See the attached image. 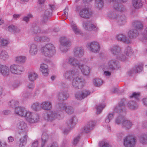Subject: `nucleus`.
Masks as SVG:
<instances>
[{"label":"nucleus","mask_w":147,"mask_h":147,"mask_svg":"<svg viewBox=\"0 0 147 147\" xmlns=\"http://www.w3.org/2000/svg\"><path fill=\"white\" fill-rule=\"evenodd\" d=\"M16 114L21 117H26L27 121L30 123L37 122L39 119V115L38 114H35L27 111L24 107L18 106L15 110Z\"/></svg>","instance_id":"nucleus-1"},{"label":"nucleus","mask_w":147,"mask_h":147,"mask_svg":"<svg viewBox=\"0 0 147 147\" xmlns=\"http://www.w3.org/2000/svg\"><path fill=\"white\" fill-rule=\"evenodd\" d=\"M41 51L42 54L49 57H52L56 53L55 47L53 44L50 43L42 47Z\"/></svg>","instance_id":"nucleus-2"},{"label":"nucleus","mask_w":147,"mask_h":147,"mask_svg":"<svg viewBox=\"0 0 147 147\" xmlns=\"http://www.w3.org/2000/svg\"><path fill=\"white\" fill-rule=\"evenodd\" d=\"M45 119L48 121H51L56 119H61L60 112L57 110L56 105L55 110L47 112L44 115Z\"/></svg>","instance_id":"nucleus-3"},{"label":"nucleus","mask_w":147,"mask_h":147,"mask_svg":"<svg viewBox=\"0 0 147 147\" xmlns=\"http://www.w3.org/2000/svg\"><path fill=\"white\" fill-rule=\"evenodd\" d=\"M61 45L60 49L62 52H66L67 51L71 45L70 41L65 37H61L60 40Z\"/></svg>","instance_id":"nucleus-4"},{"label":"nucleus","mask_w":147,"mask_h":147,"mask_svg":"<svg viewBox=\"0 0 147 147\" xmlns=\"http://www.w3.org/2000/svg\"><path fill=\"white\" fill-rule=\"evenodd\" d=\"M56 108L57 110L60 112L61 113L64 110L69 114H71L74 113V110L72 107L70 106H67L65 104L60 103L56 105Z\"/></svg>","instance_id":"nucleus-5"},{"label":"nucleus","mask_w":147,"mask_h":147,"mask_svg":"<svg viewBox=\"0 0 147 147\" xmlns=\"http://www.w3.org/2000/svg\"><path fill=\"white\" fill-rule=\"evenodd\" d=\"M85 84V80L81 77L76 76L72 80V85L74 88L78 89L82 87Z\"/></svg>","instance_id":"nucleus-6"},{"label":"nucleus","mask_w":147,"mask_h":147,"mask_svg":"<svg viewBox=\"0 0 147 147\" xmlns=\"http://www.w3.org/2000/svg\"><path fill=\"white\" fill-rule=\"evenodd\" d=\"M136 142V139L132 136H129L123 139V143L125 147H134Z\"/></svg>","instance_id":"nucleus-7"},{"label":"nucleus","mask_w":147,"mask_h":147,"mask_svg":"<svg viewBox=\"0 0 147 147\" xmlns=\"http://www.w3.org/2000/svg\"><path fill=\"white\" fill-rule=\"evenodd\" d=\"M54 8V6L52 5H49V7L46 9L43 16V18L42 22V23H46L48 20L49 19L52 15L53 10Z\"/></svg>","instance_id":"nucleus-8"},{"label":"nucleus","mask_w":147,"mask_h":147,"mask_svg":"<svg viewBox=\"0 0 147 147\" xmlns=\"http://www.w3.org/2000/svg\"><path fill=\"white\" fill-rule=\"evenodd\" d=\"M127 0H113L114 3L113 7L117 11L123 12L125 10V9L123 5L121 3L126 2Z\"/></svg>","instance_id":"nucleus-9"},{"label":"nucleus","mask_w":147,"mask_h":147,"mask_svg":"<svg viewBox=\"0 0 147 147\" xmlns=\"http://www.w3.org/2000/svg\"><path fill=\"white\" fill-rule=\"evenodd\" d=\"M87 47L90 51L93 53H98L100 49L98 43L96 41H93L88 43L87 45Z\"/></svg>","instance_id":"nucleus-10"},{"label":"nucleus","mask_w":147,"mask_h":147,"mask_svg":"<svg viewBox=\"0 0 147 147\" xmlns=\"http://www.w3.org/2000/svg\"><path fill=\"white\" fill-rule=\"evenodd\" d=\"M90 93L88 90L77 91L75 94V97L77 100H82L87 97Z\"/></svg>","instance_id":"nucleus-11"},{"label":"nucleus","mask_w":147,"mask_h":147,"mask_svg":"<svg viewBox=\"0 0 147 147\" xmlns=\"http://www.w3.org/2000/svg\"><path fill=\"white\" fill-rule=\"evenodd\" d=\"M125 100L124 99L122 100L121 102L119 103V105L116 107L115 109V111L118 113H123L121 115H124L125 114Z\"/></svg>","instance_id":"nucleus-12"},{"label":"nucleus","mask_w":147,"mask_h":147,"mask_svg":"<svg viewBox=\"0 0 147 147\" xmlns=\"http://www.w3.org/2000/svg\"><path fill=\"white\" fill-rule=\"evenodd\" d=\"M78 74V72L75 69H70L66 71L64 76L66 79L71 80L75 78Z\"/></svg>","instance_id":"nucleus-13"},{"label":"nucleus","mask_w":147,"mask_h":147,"mask_svg":"<svg viewBox=\"0 0 147 147\" xmlns=\"http://www.w3.org/2000/svg\"><path fill=\"white\" fill-rule=\"evenodd\" d=\"M92 14V12L88 8H85L81 10L79 15L82 18L87 19L90 18Z\"/></svg>","instance_id":"nucleus-14"},{"label":"nucleus","mask_w":147,"mask_h":147,"mask_svg":"<svg viewBox=\"0 0 147 147\" xmlns=\"http://www.w3.org/2000/svg\"><path fill=\"white\" fill-rule=\"evenodd\" d=\"M67 62L68 64L73 67L78 66V68H80L82 64L77 59L74 57H69Z\"/></svg>","instance_id":"nucleus-15"},{"label":"nucleus","mask_w":147,"mask_h":147,"mask_svg":"<svg viewBox=\"0 0 147 147\" xmlns=\"http://www.w3.org/2000/svg\"><path fill=\"white\" fill-rule=\"evenodd\" d=\"M95 124V123L94 121H89L84 127V131L86 133H89L93 129Z\"/></svg>","instance_id":"nucleus-16"},{"label":"nucleus","mask_w":147,"mask_h":147,"mask_svg":"<svg viewBox=\"0 0 147 147\" xmlns=\"http://www.w3.org/2000/svg\"><path fill=\"white\" fill-rule=\"evenodd\" d=\"M83 26L85 29L88 30H92L96 31L98 30V28L96 26L89 21L84 22Z\"/></svg>","instance_id":"nucleus-17"},{"label":"nucleus","mask_w":147,"mask_h":147,"mask_svg":"<svg viewBox=\"0 0 147 147\" xmlns=\"http://www.w3.org/2000/svg\"><path fill=\"white\" fill-rule=\"evenodd\" d=\"M19 67V66L18 65L13 64L10 66L9 70L12 74H20L23 71V69H21Z\"/></svg>","instance_id":"nucleus-18"},{"label":"nucleus","mask_w":147,"mask_h":147,"mask_svg":"<svg viewBox=\"0 0 147 147\" xmlns=\"http://www.w3.org/2000/svg\"><path fill=\"white\" fill-rule=\"evenodd\" d=\"M110 52L116 57L119 54L121 51V49L119 45H115L111 47L110 49Z\"/></svg>","instance_id":"nucleus-19"},{"label":"nucleus","mask_w":147,"mask_h":147,"mask_svg":"<svg viewBox=\"0 0 147 147\" xmlns=\"http://www.w3.org/2000/svg\"><path fill=\"white\" fill-rule=\"evenodd\" d=\"M69 97V94L66 90H62L60 91L58 95V100L61 101L67 100Z\"/></svg>","instance_id":"nucleus-20"},{"label":"nucleus","mask_w":147,"mask_h":147,"mask_svg":"<svg viewBox=\"0 0 147 147\" xmlns=\"http://www.w3.org/2000/svg\"><path fill=\"white\" fill-rule=\"evenodd\" d=\"M117 39L120 41L123 42L126 44L130 43V39L128 38L126 36L122 34H119L116 36Z\"/></svg>","instance_id":"nucleus-21"},{"label":"nucleus","mask_w":147,"mask_h":147,"mask_svg":"<svg viewBox=\"0 0 147 147\" xmlns=\"http://www.w3.org/2000/svg\"><path fill=\"white\" fill-rule=\"evenodd\" d=\"M109 66L111 69L117 70L120 67L119 63L117 61L115 60H111L109 63Z\"/></svg>","instance_id":"nucleus-22"},{"label":"nucleus","mask_w":147,"mask_h":147,"mask_svg":"<svg viewBox=\"0 0 147 147\" xmlns=\"http://www.w3.org/2000/svg\"><path fill=\"white\" fill-rule=\"evenodd\" d=\"M74 55L76 57L80 58L84 55V50L81 47H78L74 50Z\"/></svg>","instance_id":"nucleus-23"},{"label":"nucleus","mask_w":147,"mask_h":147,"mask_svg":"<svg viewBox=\"0 0 147 147\" xmlns=\"http://www.w3.org/2000/svg\"><path fill=\"white\" fill-rule=\"evenodd\" d=\"M127 19L125 16L123 15H119L117 17L116 21L118 24L122 25L125 24L126 22Z\"/></svg>","instance_id":"nucleus-24"},{"label":"nucleus","mask_w":147,"mask_h":147,"mask_svg":"<svg viewBox=\"0 0 147 147\" xmlns=\"http://www.w3.org/2000/svg\"><path fill=\"white\" fill-rule=\"evenodd\" d=\"M0 73L4 77L7 76L10 73L9 69L6 65H2L0 69Z\"/></svg>","instance_id":"nucleus-25"},{"label":"nucleus","mask_w":147,"mask_h":147,"mask_svg":"<svg viewBox=\"0 0 147 147\" xmlns=\"http://www.w3.org/2000/svg\"><path fill=\"white\" fill-rule=\"evenodd\" d=\"M51 102L48 101L42 102L41 103V109L45 110H49L52 108Z\"/></svg>","instance_id":"nucleus-26"},{"label":"nucleus","mask_w":147,"mask_h":147,"mask_svg":"<svg viewBox=\"0 0 147 147\" xmlns=\"http://www.w3.org/2000/svg\"><path fill=\"white\" fill-rule=\"evenodd\" d=\"M29 53L32 55H36L38 52V47L37 45L35 44L32 43L29 46Z\"/></svg>","instance_id":"nucleus-27"},{"label":"nucleus","mask_w":147,"mask_h":147,"mask_svg":"<svg viewBox=\"0 0 147 147\" xmlns=\"http://www.w3.org/2000/svg\"><path fill=\"white\" fill-rule=\"evenodd\" d=\"M77 122L76 118L74 116L71 117L67 122V126L69 128H72Z\"/></svg>","instance_id":"nucleus-28"},{"label":"nucleus","mask_w":147,"mask_h":147,"mask_svg":"<svg viewBox=\"0 0 147 147\" xmlns=\"http://www.w3.org/2000/svg\"><path fill=\"white\" fill-rule=\"evenodd\" d=\"M17 126L19 130H20L22 131L20 132H23L24 133L26 132V130L27 128V124L24 121H20L19 122L17 125Z\"/></svg>","instance_id":"nucleus-29"},{"label":"nucleus","mask_w":147,"mask_h":147,"mask_svg":"<svg viewBox=\"0 0 147 147\" xmlns=\"http://www.w3.org/2000/svg\"><path fill=\"white\" fill-rule=\"evenodd\" d=\"M27 137V133L25 132L23 136L21 137L20 139V147H24L26 144Z\"/></svg>","instance_id":"nucleus-30"},{"label":"nucleus","mask_w":147,"mask_h":147,"mask_svg":"<svg viewBox=\"0 0 147 147\" xmlns=\"http://www.w3.org/2000/svg\"><path fill=\"white\" fill-rule=\"evenodd\" d=\"M79 68L81 69L82 74L88 76L90 72V67L82 64H81V67Z\"/></svg>","instance_id":"nucleus-31"},{"label":"nucleus","mask_w":147,"mask_h":147,"mask_svg":"<svg viewBox=\"0 0 147 147\" xmlns=\"http://www.w3.org/2000/svg\"><path fill=\"white\" fill-rule=\"evenodd\" d=\"M133 125L132 122L125 119L122 123V127L126 129H130Z\"/></svg>","instance_id":"nucleus-32"},{"label":"nucleus","mask_w":147,"mask_h":147,"mask_svg":"<svg viewBox=\"0 0 147 147\" xmlns=\"http://www.w3.org/2000/svg\"><path fill=\"white\" fill-rule=\"evenodd\" d=\"M142 65H138L134 68L129 71V73L131 74H132L140 72L142 71Z\"/></svg>","instance_id":"nucleus-33"},{"label":"nucleus","mask_w":147,"mask_h":147,"mask_svg":"<svg viewBox=\"0 0 147 147\" xmlns=\"http://www.w3.org/2000/svg\"><path fill=\"white\" fill-rule=\"evenodd\" d=\"M48 66L45 64L43 63L41 65L40 70L45 76H47L49 74L48 69Z\"/></svg>","instance_id":"nucleus-34"},{"label":"nucleus","mask_w":147,"mask_h":147,"mask_svg":"<svg viewBox=\"0 0 147 147\" xmlns=\"http://www.w3.org/2000/svg\"><path fill=\"white\" fill-rule=\"evenodd\" d=\"M138 31L136 29L130 30L128 33V36L131 38H136L138 36Z\"/></svg>","instance_id":"nucleus-35"},{"label":"nucleus","mask_w":147,"mask_h":147,"mask_svg":"<svg viewBox=\"0 0 147 147\" xmlns=\"http://www.w3.org/2000/svg\"><path fill=\"white\" fill-rule=\"evenodd\" d=\"M132 5L135 9H139L142 6L141 0H132Z\"/></svg>","instance_id":"nucleus-36"},{"label":"nucleus","mask_w":147,"mask_h":147,"mask_svg":"<svg viewBox=\"0 0 147 147\" xmlns=\"http://www.w3.org/2000/svg\"><path fill=\"white\" fill-rule=\"evenodd\" d=\"M42 140L41 147H45V145L49 143V140L48 138V136L47 134H43L42 135Z\"/></svg>","instance_id":"nucleus-37"},{"label":"nucleus","mask_w":147,"mask_h":147,"mask_svg":"<svg viewBox=\"0 0 147 147\" xmlns=\"http://www.w3.org/2000/svg\"><path fill=\"white\" fill-rule=\"evenodd\" d=\"M133 26L135 28V29L137 30H141L143 28V25L142 23L138 21H135L133 22L132 24Z\"/></svg>","instance_id":"nucleus-38"},{"label":"nucleus","mask_w":147,"mask_h":147,"mask_svg":"<svg viewBox=\"0 0 147 147\" xmlns=\"http://www.w3.org/2000/svg\"><path fill=\"white\" fill-rule=\"evenodd\" d=\"M70 25L72 29L75 33L76 34H80L81 32L79 29L77 27L75 23L72 21L70 22Z\"/></svg>","instance_id":"nucleus-39"},{"label":"nucleus","mask_w":147,"mask_h":147,"mask_svg":"<svg viewBox=\"0 0 147 147\" xmlns=\"http://www.w3.org/2000/svg\"><path fill=\"white\" fill-rule=\"evenodd\" d=\"M127 105L131 109L135 110L138 108V106L137 104L134 101H129L127 104Z\"/></svg>","instance_id":"nucleus-40"},{"label":"nucleus","mask_w":147,"mask_h":147,"mask_svg":"<svg viewBox=\"0 0 147 147\" xmlns=\"http://www.w3.org/2000/svg\"><path fill=\"white\" fill-rule=\"evenodd\" d=\"M139 140L140 142L143 144H147V134H142L139 137Z\"/></svg>","instance_id":"nucleus-41"},{"label":"nucleus","mask_w":147,"mask_h":147,"mask_svg":"<svg viewBox=\"0 0 147 147\" xmlns=\"http://www.w3.org/2000/svg\"><path fill=\"white\" fill-rule=\"evenodd\" d=\"M31 108L34 111H39L41 109V103L39 104L37 102L33 103L31 106Z\"/></svg>","instance_id":"nucleus-42"},{"label":"nucleus","mask_w":147,"mask_h":147,"mask_svg":"<svg viewBox=\"0 0 147 147\" xmlns=\"http://www.w3.org/2000/svg\"><path fill=\"white\" fill-rule=\"evenodd\" d=\"M8 29L9 31L11 32H18L20 31V29L18 28L16 26L13 25L9 26L8 27Z\"/></svg>","instance_id":"nucleus-43"},{"label":"nucleus","mask_w":147,"mask_h":147,"mask_svg":"<svg viewBox=\"0 0 147 147\" xmlns=\"http://www.w3.org/2000/svg\"><path fill=\"white\" fill-rule=\"evenodd\" d=\"M103 81L99 78H95L93 80V83L96 86H99L102 84Z\"/></svg>","instance_id":"nucleus-44"},{"label":"nucleus","mask_w":147,"mask_h":147,"mask_svg":"<svg viewBox=\"0 0 147 147\" xmlns=\"http://www.w3.org/2000/svg\"><path fill=\"white\" fill-rule=\"evenodd\" d=\"M125 119L123 116L120 115L116 119L115 121V123L118 125H121L122 126V123Z\"/></svg>","instance_id":"nucleus-45"},{"label":"nucleus","mask_w":147,"mask_h":147,"mask_svg":"<svg viewBox=\"0 0 147 147\" xmlns=\"http://www.w3.org/2000/svg\"><path fill=\"white\" fill-rule=\"evenodd\" d=\"M9 105L12 108L18 107H17L19 105V102L18 101L15 100H12L10 101L9 102Z\"/></svg>","instance_id":"nucleus-46"},{"label":"nucleus","mask_w":147,"mask_h":147,"mask_svg":"<svg viewBox=\"0 0 147 147\" xmlns=\"http://www.w3.org/2000/svg\"><path fill=\"white\" fill-rule=\"evenodd\" d=\"M9 57L7 53L5 50H2L0 52V58L5 60Z\"/></svg>","instance_id":"nucleus-47"},{"label":"nucleus","mask_w":147,"mask_h":147,"mask_svg":"<svg viewBox=\"0 0 147 147\" xmlns=\"http://www.w3.org/2000/svg\"><path fill=\"white\" fill-rule=\"evenodd\" d=\"M124 53L127 56H129L132 54L133 51L131 47L127 46L126 47L124 51Z\"/></svg>","instance_id":"nucleus-48"},{"label":"nucleus","mask_w":147,"mask_h":147,"mask_svg":"<svg viewBox=\"0 0 147 147\" xmlns=\"http://www.w3.org/2000/svg\"><path fill=\"white\" fill-rule=\"evenodd\" d=\"M115 115L114 112L109 113L105 119V122L107 123H109L114 117Z\"/></svg>","instance_id":"nucleus-49"},{"label":"nucleus","mask_w":147,"mask_h":147,"mask_svg":"<svg viewBox=\"0 0 147 147\" xmlns=\"http://www.w3.org/2000/svg\"><path fill=\"white\" fill-rule=\"evenodd\" d=\"M28 77L30 81L33 82L37 78V75L34 72H31L29 74Z\"/></svg>","instance_id":"nucleus-50"},{"label":"nucleus","mask_w":147,"mask_h":147,"mask_svg":"<svg viewBox=\"0 0 147 147\" xmlns=\"http://www.w3.org/2000/svg\"><path fill=\"white\" fill-rule=\"evenodd\" d=\"M128 57L123 54H119L116 56V58L119 60L122 61H125L128 59Z\"/></svg>","instance_id":"nucleus-51"},{"label":"nucleus","mask_w":147,"mask_h":147,"mask_svg":"<svg viewBox=\"0 0 147 147\" xmlns=\"http://www.w3.org/2000/svg\"><path fill=\"white\" fill-rule=\"evenodd\" d=\"M105 107V105L104 104H99L98 105H96V113L97 114H100Z\"/></svg>","instance_id":"nucleus-52"},{"label":"nucleus","mask_w":147,"mask_h":147,"mask_svg":"<svg viewBox=\"0 0 147 147\" xmlns=\"http://www.w3.org/2000/svg\"><path fill=\"white\" fill-rule=\"evenodd\" d=\"M32 30L35 34H37L41 32L40 27L37 25H33Z\"/></svg>","instance_id":"nucleus-53"},{"label":"nucleus","mask_w":147,"mask_h":147,"mask_svg":"<svg viewBox=\"0 0 147 147\" xmlns=\"http://www.w3.org/2000/svg\"><path fill=\"white\" fill-rule=\"evenodd\" d=\"M15 59L18 63H24L25 61V57L22 56H17L16 57Z\"/></svg>","instance_id":"nucleus-54"},{"label":"nucleus","mask_w":147,"mask_h":147,"mask_svg":"<svg viewBox=\"0 0 147 147\" xmlns=\"http://www.w3.org/2000/svg\"><path fill=\"white\" fill-rule=\"evenodd\" d=\"M95 5L97 7L100 8H102L104 4L103 0H95Z\"/></svg>","instance_id":"nucleus-55"},{"label":"nucleus","mask_w":147,"mask_h":147,"mask_svg":"<svg viewBox=\"0 0 147 147\" xmlns=\"http://www.w3.org/2000/svg\"><path fill=\"white\" fill-rule=\"evenodd\" d=\"M119 15V14H118L116 12L113 11V12H110L108 14V16L110 18L115 20L116 21L117 17Z\"/></svg>","instance_id":"nucleus-56"},{"label":"nucleus","mask_w":147,"mask_h":147,"mask_svg":"<svg viewBox=\"0 0 147 147\" xmlns=\"http://www.w3.org/2000/svg\"><path fill=\"white\" fill-rule=\"evenodd\" d=\"M140 96V93L134 92L130 96V98H134L137 100H138Z\"/></svg>","instance_id":"nucleus-57"},{"label":"nucleus","mask_w":147,"mask_h":147,"mask_svg":"<svg viewBox=\"0 0 147 147\" xmlns=\"http://www.w3.org/2000/svg\"><path fill=\"white\" fill-rule=\"evenodd\" d=\"M32 16L31 14H28L26 16H24L23 18V20L24 21L28 22L29 20V19L32 18Z\"/></svg>","instance_id":"nucleus-58"},{"label":"nucleus","mask_w":147,"mask_h":147,"mask_svg":"<svg viewBox=\"0 0 147 147\" xmlns=\"http://www.w3.org/2000/svg\"><path fill=\"white\" fill-rule=\"evenodd\" d=\"M142 40H147V28H146L142 34Z\"/></svg>","instance_id":"nucleus-59"},{"label":"nucleus","mask_w":147,"mask_h":147,"mask_svg":"<svg viewBox=\"0 0 147 147\" xmlns=\"http://www.w3.org/2000/svg\"><path fill=\"white\" fill-rule=\"evenodd\" d=\"M30 93L28 92H24L22 95V97L24 100H26L29 97Z\"/></svg>","instance_id":"nucleus-60"},{"label":"nucleus","mask_w":147,"mask_h":147,"mask_svg":"<svg viewBox=\"0 0 147 147\" xmlns=\"http://www.w3.org/2000/svg\"><path fill=\"white\" fill-rule=\"evenodd\" d=\"M8 41L6 39L3 38L1 39V43L2 46H5L8 44Z\"/></svg>","instance_id":"nucleus-61"},{"label":"nucleus","mask_w":147,"mask_h":147,"mask_svg":"<svg viewBox=\"0 0 147 147\" xmlns=\"http://www.w3.org/2000/svg\"><path fill=\"white\" fill-rule=\"evenodd\" d=\"M49 40V38L47 36H41L40 41H48Z\"/></svg>","instance_id":"nucleus-62"},{"label":"nucleus","mask_w":147,"mask_h":147,"mask_svg":"<svg viewBox=\"0 0 147 147\" xmlns=\"http://www.w3.org/2000/svg\"><path fill=\"white\" fill-rule=\"evenodd\" d=\"M27 87L29 89H33L34 87V82L31 81L29 84L27 85Z\"/></svg>","instance_id":"nucleus-63"},{"label":"nucleus","mask_w":147,"mask_h":147,"mask_svg":"<svg viewBox=\"0 0 147 147\" xmlns=\"http://www.w3.org/2000/svg\"><path fill=\"white\" fill-rule=\"evenodd\" d=\"M100 144L102 145L101 147H111L109 144L107 142H102Z\"/></svg>","instance_id":"nucleus-64"}]
</instances>
